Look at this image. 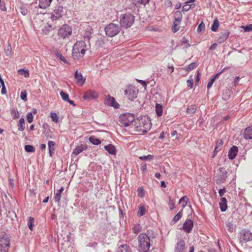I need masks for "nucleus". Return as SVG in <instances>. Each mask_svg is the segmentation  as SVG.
I'll return each mask as SVG.
<instances>
[{
    "mask_svg": "<svg viewBox=\"0 0 252 252\" xmlns=\"http://www.w3.org/2000/svg\"><path fill=\"white\" fill-rule=\"evenodd\" d=\"M134 127L137 132H147L151 128L150 119L147 116L139 117L135 120Z\"/></svg>",
    "mask_w": 252,
    "mask_h": 252,
    "instance_id": "f257e3e1",
    "label": "nucleus"
},
{
    "mask_svg": "<svg viewBox=\"0 0 252 252\" xmlns=\"http://www.w3.org/2000/svg\"><path fill=\"white\" fill-rule=\"evenodd\" d=\"M86 44L84 41H77L74 45L72 49V55L74 59L82 58L86 53Z\"/></svg>",
    "mask_w": 252,
    "mask_h": 252,
    "instance_id": "f03ea898",
    "label": "nucleus"
},
{
    "mask_svg": "<svg viewBox=\"0 0 252 252\" xmlns=\"http://www.w3.org/2000/svg\"><path fill=\"white\" fill-rule=\"evenodd\" d=\"M149 237L145 233H141L138 236L139 251L147 252L150 247Z\"/></svg>",
    "mask_w": 252,
    "mask_h": 252,
    "instance_id": "7ed1b4c3",
    "label": "nucleus"
},
{
    "mask_svg": "<svg viewBox=\"0 0 252 252\" xmlns=\"http://www.w3.org/2000/svg\"><path fill=\"white\" fill-rule=\"evenodd\" d=\"M134 21V17L129 13L121 15L120 23L122 27L127 28L130 27Z\"/></svg>",
    "mask_w": 252,
    "mask_h": 252,
    "instance_id": "20e7f679",
    "label": "nucleus"
},
{
    "mask_svg": "<svg viewBox=\"0 0 252 252\" xmlns=\"http://www.w3.org/2000/svg\"><path fill=\"white\" fill-rule=\"evenodd\" d=\"M10 244L9 236L3 233L0 235V252H8Z\"/></svg>",
    "mask_w": 252,
    "mask_h": 252,
    "instance_id": "39448f33",
    "label": "nucleus"
},
{
    "mask_svg": "<svg viewBox=\"0 0 252 252\" xmlns=\"http://www.w3.org/2000/svg\"><path fill=\"white\" fill-rule=\"evenodd\" d=\"M120 31V28L117 24L110 23L105 28L106 34L109 37H113L118 34Z\"/></svg>",
    "mask_w": 252,
    "mask_h": 252,
    "instance_id": "423d86ee",
    "label": "nucleus"
},
{
    "mask_svg": "<svg viewBox=\"0 0 252 252\" xmlns=\"http://www.w3.org/2000/svg\"><path fill=\"white\" fill-rule=\"evenodd\" d=\"M121 125L123 126H128L132 125L135 120L133 114L129 113H125L122 114L119 118Z\"/></svg>",
    "mask_w": 252,
    "mask_h": 252,
    "instance_id": "0eeeda50",
    "label": "nucleus"
},
{
    "mask_svg": "<svg viewBox=\"0 0 252 252\" xmlns=\"http://www.w3.org/2000/svg\"><path fill=\"white\" fill-rule=\"evenodd\" d=\"M72 34V29L68 25L64 24L61 27L58 32L60 38L65 39L68 38Z\"/></svg>",
    "mask_w": 252,
    "mask_h": 252,
    "instance_id": "6e6552de",
    "label": "nucleus"
},
{
    "mask_svg": "<svg viewBox=\"0 0 252 252\" xmlns=\"http://www.w3.org/2000/svg\"><path fill=\"white\" fill-rule=\"evenodd\" d=\"M239 240L240 243H247L252 240V233L247 229L242 230L240 232Z\"/></svg>",
    "mask_w": 252,
    "mask_h": 252,
    "instance_id": "1a4fd4ad",
    "label": "nucleus"
},
{
    "mask_svg": "<svg viewBox=\"0 0 252 252\" xmlns=\"http://www.w3.org/2000/svg\"><path fill=\"white\" fill-rule=\"evenodd\" d=\"M124 93L128 99L132 101L137 97L138 91L136 90L135 87L129 86L125 90Z\"/></svg>",
    "mask_w": 252,
    "mask_h": 252,
    "instance_id": "9d476101",
    "label": "nucleus"
},
{
    "mask_svg": "<svg viewBox=\"0 0 252 252\" xmlns=\"http://www.w3.org/2000/svg\"><path fill=\"white\" fill-rule=\"evenodd\" d=\"M227 177V172L222 167L219 168V172L216 176V181L217 184L224 182Z\"/></svg>",
    "mask_w": 252,
    "mask_h": 252,
    "instance_id": "9b49d317",
    "label": "nucleus"
},
{
    "mask_svg": "<svg viewBox=\"0 0 252 252\" xmlns=\"http://www.w3.org/2000/svg\"><path fill=\"white\" fill-rule=\"evenodd\" d=\"M63 7L61 5H56L52 12L51 19L52 21L57 20L62 17Z\"/></svg>",
    "mask_w": 252,
    "mask_h": 252,
    "instance_id": "f8f14e48",
    "label": "nucleus"
},
{
    "mask_svg": "<svg viewBox=\"0 0 252 252\" xmlns=\"http://www.w3.org/2000/svg\"><path fill=\"white\" fill-rule=\"evenodd\" d=\"M104 102L106 105L112 106L115 108H119L120 106L119 104L115 101L114 97L110 95L105 96Z\"/></svg>",
    "mask_w": 252,
    "mask_h": 252,
    "instance_id": "ddd939ff",
    "label": "nucleus"
},
{
    "mask_svg": "<svg viewBox=\"0 0 252 252\" xmlns=\"http://www.w3.org/2000/svg\"><path fill=\"white\" fill-rule=\"evenodd\" d=\"M186 248L185 241L180 239L175 245L174 252H185Z\"/></svg>",
    "mask_w": 252,
    "mask_h": 252,
    "instance_id": "4468645a",
    "label": "nucleus"
},
{
    "mask_svg": "<svg viewBox=\"0 0 252 252\" xmlns=\"http://www.w3.org/2000/svg\"><path fill=\"white\" fill-rule=\"evenodd\" d=\"M193 226V222L190 219L187 220L183 225V229L187 233H190Z\"/></svg>",
    "mask_w": 252,
    "mask_h": 252,
    "instance_id": "2eb2a0df",
    "label": "nucleus"
},
{
    "mask_svg": "<svg viewBox=\"0 0 252 252\" xmlns=\"http://www.w3.org/2000/svg\"><path fill=\"white\" fill-rule=\"evenodd\" d=\"M97 96L98 94L95 91L89 90L84 93L83 96V98L85 100H89L90 99L96 98L97 97Z\"/></svg>",
    "mask_w": 252,
    "mask_h": 252,
    "instance_id": "dca6fc26",
    "label": "nucleus"
},
{
    "mask_svg": "<svg viewBox=\"0 0 252 252\" xmlns=\"http://www.w3.org/2000/svg\"><path fill=\"white\" fill-rule=\"evenodd\" d=\"M74 77L76 80V83L80 86H82L86 81V78H84L82 73L78 72L77 70L75 72Z\"/></svg>",
    "mask_w": 252,
    "mask_h": 252,
    "instance_id": "f3484780",
    "label": "nucleus"
},
{
    "mask_svg": "<svg viewBox=\"0 0 252 252\" xmlns=\"http://www.w3.org/2000/svg\"><path fill=\"white\" fill-rule=\"evenodd\" d=\"M238 153V148L233 146L228 152V157L230 159H233L236 157Z\"/></svg>",
    "mask_w": 252,
    "mask_h": 252,
    "instance_id": "a211bd4d",
    "label": "nucleus"
},
{
    "mask_svg": "<svg viewBox=\"0 0 252 252\" xmlns=\"http://www.w3.org/2000/svg\"><path fill=\"white\" fill-rule=\"evenodd\" d=\"M116 252H132V250L129 246L124 244L119 246Z\"/></svg>",
    "mask_w": 252,
    "mask_h": 252,
    "instance_id": "6ab92c4d",
    "label": "nucleus"
},
{
    "mask_svg": "<svg viewBox=\"0 0 252 252\" xmlns=\"http://www.w3.org/2000/svg\"><path fill=\"white\" fill-rule=\"evenodd\" d=\"M243 135L246 139H252V125L245 129Z\"/></svg>",
    "mask_w": 252,
    "mask_h": 252,
    "instance_id": "aec40b11",
    "label": "nucleus"
},
{
    "mask_svg": "<svg viewBox=\"0 0 252 252\" xmlns=\"http://www.w3.org/2000/svg\"><path fill=\"white\" fill-rule=\"evenodd\" d=\"M220 211L222 212H225L227 209V200L225 197H221L219 202Z\"/></svg>",
    "mask_w": 252,
    "mask_h": 252,
    "instance_id": "412c9836",
    "label": "nucleus"
},
{
    "mask_svg": "<svg viewBox=\"0 0 252 252\" xmlns=\"http://www.w3.org/2000/svg\"><path fill=\"white\" fill-rule=\"evenodd\" d=\"M87 149L86 146L85 145L81 144L80 146L76 147L73 151L72 155L75 156L78 155L80 153L82 152L83 151Z\"/></svg>",
    "mask_w": 252,
    "mask_h": 252,
    "instance_id": "4be33fe9",
    "label": "nucleus"
},
{
    "mask_svg": "<svg viewBox=\"0 0 252 252\" xmlns=\"http://www.w3.org/2000/svg\"><path fill=\"white\" fill-rule=\"evenodd\" d=\"M53 0H39V7L45 9L49 6Z\"/></svg>",
    "mask_w": 252,
    "mask_h": 252,
    "instance_id": "5701e85b",
    "label": "nucleus"
},
{
    "mask_svg": "<svg viewBox=\"0 0 252 252\" xmlns=\"http://www.w3.org/2000/svg\"><path fill=\"white\" fill-rule=\"evenodd\" d=\"M229 35V32L227 31H225L224 32H222L218 38V43H222L225 41L228 38Z\"/></svg>",
    "mask_w": 252,
    "mask_h": 252,
    "instance_id": "b1692460",
    "label": "nucleus"
},
{
    "mask_svg": "<svg viewBox=\"0 0 252 252\" xmlns=\"http://www.w3.org/2000/svg\"><path fill=\"white\" fill-rule=\"evenodd\" d=\"M104 148L110 154L115 155L117 151L115 146L112 144H109L104 146Z\"/></svg>",
    "mask_w": 252,
    "mask_h": 252,
    "instance_id": "393cba45",
    "label": "nucleus"
},
{
    "mask_svg": "<svg viewBox=\"0 0 252 252\" xmlns=\"http://www.w3.org/2000/svg\"><path fill=\"white\" fill-rule=\"evenodd\" d=\"M56 143L54 141H49L48 143L49 153L50 157H52L55 150Z\"/></svg>",
    "mask_w": 252,
    "mask_h": 252,
    "instance_id": "a878e982",
    "label": "nucleus"
},
{
    "mask_svg": "<svg viewBox=\"0 0 252 252\" xmlns=\"http://www.w3.org/2000/svg\"><path fill=\"white\" fill-rule=\"evenodd\" d=\"M93 29L90 26H88L86 29L85 33L84 35V39L85 40H89L90 39L91 35L93 32Z\"/></svg>",
    "mask_w": 252,
    "mask_h": 252,
    "instance_id": "bb28decb",
    "label": "nucleus"
},
{
    "mask_svg": "<svg viewBox=\"0 0 252 252\" xmlns=\"http://www.w3.org/2000/svg\"><path fill=\"white\" fill-rule=\"evenodd\" d=\"M64 190L63 187H61L59 190H57V192L55 194L54 200L55 201L59 203L61 198V193Z\"/></svg>",
    "mask_w": 252,
    "mask_h": 252,
    "instance_id": "cd10ccee",
    "label": "nucleus"
},
{
    "mask_svg": "<svg viewBox=\"0 0 252 252\" xmlns=\"http://www.w3.org/2000/svg\"><path fill=\"white\" fill-rule=\"evenodd\" d=\"M225 224L227 230L229 232H232L234 230L236 225L235 224L233 223L232 222L228 220L225 222Z\"/></svg>",
    "mask_w": 252,
    "mask_h": 252,
    "instance_id": "c85d7f7f",
    "label": "nucleus"
},
{
    "mask_svg": "<svg viewBox=\"0 0 252 252\" xmlns=\"http://www.w3.org/2000/svg\"><path fill=\"white\" fill-rule=\"evenodd\" d=\"M156 112L158 117H160L162 115L163 108L161 105L157 103L156 105Z\"/></svg>",
    "mask_w": 252,
    "mask_h": 252,
    "instance_id": "c756f323",
    "label": "nucleus"
},
{
    "mask_svg": "<svg viewBox=\"0 0 252 252\" xmlns=\"http://www.w3.org/2000/svg\"><path fill=\"white\" fill-rule=\"evenodd\" d=\"M19 75L24 76L26 78H28L30 76L29 71L28 69H20L18 70Z\"/></svg>",
    "mask_w": 252,
    "mask_h": 252,
    "instance_id": "7c9ffc66",
    "label": "nucleus"
},
{
    "mask_svg": "<svg viewBox=\"0 0 252 252\" xmlns=\"http://www.w3.org/2000/svg\"><path fill=\"white\" fill-rule=\"evenodd\" d=\"M197 66V63H192L189 64V65L186 66L184 69L187 71H190L192 69L195 68Z\"/></svg>",
    "mask_w": 252,
    "mask_h": 252,
    "instance_id": "2f4dec72",
    "label": "nucleus"
},
{
    "mask_svg": "<svg viewBox=\"0 0 252 252\" xmlns=\"http://www.w3.org/2000/svg\"><path fill=\"white\" fill-rule=\"evenodd\" d=\"M90 142L94 145H97L101 143V141L94 136H91L89 138Z\"/></svg>",
    "mask_w": 252,
    "mask_h": 252,
    "instance_id": "473e14b6",
    "label": "nucleus"
},
{
    "mask_svg": "<svg viewBox=\"0 0 252 252\" xmlns=\"http://www.w3.org/2000/svg\"><path fill=\"white\" fill-rule=\"evenodd\" d=\"M18 130L23 131L25 129V120L24 118H21L18 123Z\"/></svg>",
    "mask_w": 252,
    "mask_h": 252,
    "instance_id": "72a5a7b5",
    "label": "nucleus"
},
{
    "mask_svg": "<svg viewBox=\"0 0 252 252\" xmlns=\"http://www.w3.org/2000/svg\"><path fill=\"white\" fill-rule=\"evenodd\" d=\"M222 141L221 139H219L217 141L216 146L214 150V153H217L220 150L221 147L222 145Z\"/></svg>",
    "mask_w": 252,
    "mask_h": 252,
    "instance_id": "f704fd0d",
    "label": "nucleus"
},
{
    "mask_svg": "<svg viewBox=\"0 0 252 252\" xmlns=\"http://www.w3.org/2000/svg\"><path fill=\"white\" fill-rule=\"evenodd\" d=\"M34 222V220L33 217H29L28 218V226L29 229L32 231L33 230V225Z\"/></svg>",
    "mask_w": 252,
    "mask_h": 252,
    "instance_id": "c9c22d12",
    "label": "nucleus"
},
{
    "mask_svg": "<svg viewBox=\"0 0 252 252\" xmlns=\"http://www.w3.org/2000/svg\"><path fill=\"white\" fill-rule=\"evenodd\" d=\"M146 213V209L144 206H141L139 207L137 212V215L139 217H142L145 215Z\"/></svg>",
    "mask_w": 252,
    "mask_h": 252,
    "instance_id": "e433bc0d",
    "label": "nucleus"
},
{
    "mask_svg": "<svg viewBox=\"0 0 252 252\" xmlns=\"http://www.w3.org/2000/svg\"><path fill=\"white\" fill-rule=\"evenodd\" d=\"M4 53L6 56L10 57L12 56L11 46L9 43L6 48L4 49Z\"/></svg>",
    "mask_w": 252,
    "mask_h": 252,
    "instance_id": "4c0bfd02",
    "label": "nucleus"
},
{
    "mask_svg": "<svg viewBox=\"0 0 252 252\" xmlns=\"http://www.w3.org/2000/svg\"><path fill=\"white\" fill-rule=\"evenodd\" d=\"M219 22L217 19H215L211 27V30L213 32H216L219 28Z\"/></svg>",
    "mask_w": 252,
    "mask_h": 252,
    "instance_id": "58836bf2",
    "label": "nucleus"
},
{
    "mask_svg": "<svg viewBox=\"0 0 252 252\" xmlns=\"http://www.w3.org/2000/svg\"><path fill=\"white\" fill-rule=\"evenodd\" d=\"M196 110V106L195 105H191L187 108V112L189 114H193L195 113Z\"/></svg>",
    "mask_w": 252,
    "mask_h": 252,
    "instance_id": "ea45409f",
    "label": "nucleus"
},
{
    "mask_svg": "<svg viewBox=\"0 0 252 252\" xmlns=\"http://www.w3.org/2000/svg\"><path fill=\"white\" fill-rule=\"evenodd\" d=\"M10 114L13 119H17L19 117L18 111L15 109H12L11 110Z\"/></svg>",
    "mask_w": 252,
    "mask_h": 252,
    "instance_id": "a19ab883",
    "label": "nucleus"
},
{
    "mask_svg": "<svg viewBox=\"0 0 252 252\" xmlns=\"http://www.w3.org/2000/svg\"><path fill=\"white\" fill-rule=\"evenodd\" d=\"M25 150L28 153H33L35 151V148L32 145H26L25 146Z\"/></svg>",
    "mask_w": 252,
    "mask_h": 252,
    "instance_id": "79ce46f5",
    "label": "nucleus"
},
{
    "mask_svg": "<svg viewBox=\"0 0 252 252\" xmlns=\"http://www.w3.org/2000/svg\"><path fill=\"white\" fill-rule=\"evenodd\" d=\"M182 215H183L182 212H181V211L177 213V214L175 216V217L173 218L172 221L174 223H176L180 220V219L182 217Z\"/></svg>",
    "mask_w": 252,
    "mask_h": 252,
    "instance_id": "37998d69",
    "label": "nucleus"
},
{
    "mask_svg": "<svg viewBox=\"0 0 252 252\" xmlns=\"http://www.w3.org/2000/svg\"><path fill=\"white\" fill-rule=\"evenodd\" d=\"M154 156L153 155H148L147 156H140L139 157V158L142 160H152L154 159Z\"/></svg>",
    "mask_w": 252,
    "mask_h": 252,
    "instance_id": "c03bdc74",
    "label": "nucleus"
},
{
    "mask_svg": "<svg viewBox=\"0 0 252 252\" xmlns=\"http://www.w3.org/2000/svg\"><path fill=\"white\" fill-rule=\"evenodd\" d=\"M132 229L133 232L135 234H137L141 231V227L139 224H134Z\"/></svg>",
    "mask_w": 252,
    "mask_h": 252,
    "instance_id": "a18cd8bd",
    "label": "nucleus"
},
{
    "mask_svg": "<svg viewBox=\"0 0 252 252\" xmlns=\"http://www.w3.org/2000/svg\"><path fill=\"white\" fill-rule=\"evenodd\" d=\"M194 7H195L194 4H191L190 5L186 4L183 6L182 10H183V11L186 12V11H188V10H189L190 8H193Z\"/></svg>",
    "mask_w": 252,
    "mask_h": 252,
    "instance_id": "49530a36",
    "label": "nucleus"
},
{
    "mask_svg": "<svg viewBox=\"0 0 252 252\" xmlns=\"http://www.w3.org/2000/svg\"><path fill=\"white\" fill-rule=\"evenodd\" d=\"M182 13L181 11H177L174 14V18L175 20H182Z\"/></svg>",
    "mask_w": 252,
    "mask_h": 252,
    "instance_id": "de8ad7c7",
    "label": "nucleus"
},
{
    "mask_svg": "<svg viewBox=\"0 0 252 252\" xmlns=\"http://www.w3.org/2000/svg\"><path fill=\"white\" fill-rule=\"evenodd\" d=\"M60 95L62 97L63 100L65 101H67L69 99V95L68 94L64 92L63 91H61L60 92Z\"/></svg>",
    "mask_w": 252,
    "mask_h": 252,
    "instance_id": "09e8293b",
    "label": "nucleus"
},
{
    "mask_svg": "<svg viewBox=\"0 0 252 252\" xmlns=\"http://www.w3.org/2000/svg\"><path fill=\"white\" fill-rule=\"evenodd\" d=\"M50 115L52 121L57 123L59 121V117L57 114L54 112H52L51 113Z\"/></svg>",
    "mask_w": 252,
    "mask_h": 252,
    "instance_id": "8fccbe9b",
    "label": "nucleus"
},
{
    "mask_svg": "<svg viewBox=\"0 0 252 252\" xmlns=\"http://www.w3.org/2000/svg\"><path fill=\"white\" fill-rule=\"evenodd\" d=\"M56 55L57 58H58L60 60L63 61L64 63H67V60L65 59V58L62 55V54L60 52H57L56 54Z\"/></svg>",
    "mask_w": 252,
    "mask_h": 252,
    "instance_id": "3c124183",
    "label": "nucleus"
},
{
    "mask_svg": "<svg viewBox=\"0 0 252 252\" xmlns=\"http://www.w3.org/2000/svg\"><path fill=\"white\" fill-rule=\"evenodd\" d=\"M169 201L168 203L169 207L170 210H172L175 207V202L174 200L172 199L171 197H169Z\"/></svg>",
    "mask_w": 252,
    "mask_h": 252,
    "instance_id": "603ef678",
    "label": "nucleus"
},
{
    "mask_svg": "<svg viewBox=\"0 0 252 252\" xmlns=\"http://www.w3.org/2000/svg\"><path fill=\"white\" fill-rule=\"evenodd\" d=\"M27 94L26 91H22L21 93L20 97L21 99L24 101H26L27 100Z\"/></svg>",
    "mask_w": 252,
    "mask_h": 252,
    "instance_id": "864d4df0",
    "label": "nucleus"
},
{
    "mask_svg": "<svg viewBox=\"0 0 252 252\" xmlns=\"http://www.w3.org/2000/svg\"><path fill=\"white\" fill-rule=\"evenodd\" d=\"M33 116L32 113H29L27 115V119L29 123H31L33 121Z\"/></svg>",
    "mask_w": 252,
    "mask_h": 252,
    "instance_id": "5fc2aeb1",
    "label": "nucleus"
},
{
    "mask_svg": "<svg viewBox=\"0 0 252 252\" xmlns=\"http://www.w3.org/2000/svg\"><path fill=\"white\" fill-rule=\"evenodd\" d=\"M20 12L21 13V14L22 15H23L24 16L25 15H26L28 13V10L27 9V8L25 6H21L20 7Z\"/></svg>",
    "mask_w": 252,
    "mask_h": 252,
    "instance_id": "6e6d98bb",
    "label": "nucleus"
},
{
    "mask_svg": "<svg viewBox=\"0 0 252 252\" xmlns=\"http://www.w3.org/2000/svg\"><path fill=\"white\" fill-rule=\"evenodd\" d=\"M138 195L140 197L144 196V190L142 188H138L137 189Z\"/></svg>",
    "mask_w": 252,
    "mask_h": 252,
    "instance_id": "4d7b16f0",
    "label": "nucleus"
},
{
    "mask_svg": "<svg viewBox=\"0 0 252 252\" xmlns=\"http://www.w3.org/2000/svg\"><path fill=\"white\" fill-rule=\"evenodd\" d=\"M243 29L245 32H247L252 31V24H250L249 25L244 26Z\"/></svg>",
    "mask_w": 252,
    "mask_h": 252,
    "instance_id": "13d9d810",
    "label": "nucleus"
},
{
    "mask_svg": "<svg viewBox=\"0 0 252 252\" xmlns=\"http://www.w3.org/2000/svg\"><path fill=\"white\" fill-rule=\"evenodd\" d=\"M215 80V77H213L210 79V80L207 84V88L208 89H209L212 87Z\"/></svg>",
    "mask_w": 252,
    "mask_h": 252,
    "instance_id": "bf43d9fd",
    "label": "nucleus"
},
{
    "mask_svg": "<svg viewBox=\"0 0 252 252\" xmlns=\"http://www.w3.org/2000/svg\"><path fill=\"white\" fill-rule=\"evenodd\" d=\"M141 170L142 171L143 174H145L147 171V165L145 163H143L141 165Z\"/></svg>",
    "mask_w": 252,
    "mask_h": 252,
    "instance_id": "052dcab7",
    "label": "nucleus"
},
{
    "mask_svg": "<svg viewBox=\"0 0 252 252\" xmlns=\"http://www.w3.org/2000/svg\"><path fill=\"white\" fill-rule=\"evenodd\" d=\"M187 85L190 88H192L193 86V81L192 79H189L187 81Z\"/></svg>",
    "mask_w": 252,
    "mask_h": 252,
    "instance_id": "680f3d73",
    "label": "nucleus"
},
{
    "mask_svg": "<svg viewBox=\"0 0 252 252\" xmlns=\"http://www.w3.org/2000/svg\"><path fill=\"white\" fill-rule=\"evenodd\" d=\"M180 29V26L173 24L172 30L174 32H177Z\"/></svg>",
    "mask_w": 252,
    "mask_h": 252,
    "instance_id": "e2e57ef3",
    "label": "nucleus"
},
{
    "mask_svg": "<svg viewBox=\"0 0 252 252\" xmlns=\"http://www.w3.org/2000/svg\"><path fill=\"white\" fill-rule=\"evenodd\" d=\"M225 192V188H223L222 189H221L219 190V193L220 194V196L221 197H223L222 196L224 194Z\"/></svg>",
    "mask_w": 252,
    "mask_h": 252,
    "instance_id": "0e129e2a",
    "label": "nucleus"
},
{
    "mask_svg": "<svg viewBox=\"0 0 252 252\" xmlns=\"http://www.w3.org/2000/svg\"><path fill=\"white\" fill-rule=\"evenodd\" d=\"M136 81L138 82H139V83H140L142 85V86L144 87L145 88V89H146L147 84L145 81H144L143 80H138V79H136Z\"/></svg>",
    "mask_w": 252,
    "mask_h": 252,
    "instance_id": "69168bd1",
    "label": "nucleus"
},
{
    "mask_svg": "<svg viewBox=\"0 0 252 252\" xmlns=\"http://www.w3.org/2000/svg\"><path fill=\"white\" fill-rule=\"evenodd\" d=\"M205 28V26H204V25L203 24V22H202L201 23H200L198 26V27H197V31L198 32H200L203 29H204Z\"/></svg>",
    "mask_w": 252,
    "mask_h": 252,
    "instance_id": "338daca9",
    "label": "nucleus"
},
{
    "mask_svg": "<svg viewBox=\"0 0 252 252\" xmlns=\"http://www.w3.org/2000/svg\"><path fill=\"white\" fill-rule=\"evenodd\" d=\"M1 85H2V89H1V93L3 94H5L6 93V89L5 87L4 83L2 84Z\"/></svg>",
    "mask_w": 252,
    "mask_h": 252,
    "instance_id": "774afa93",
    "label": "nucleus"
}]
</instances>
